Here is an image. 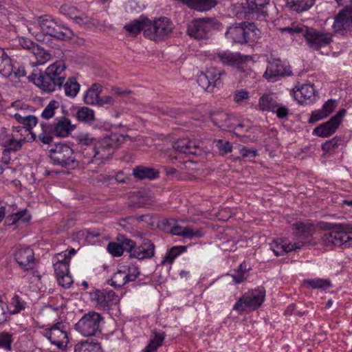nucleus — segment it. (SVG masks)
Wrapping results in <instances>:
<instances>
[{
    "mask_svg": "<svg viewBox=\"0 0 352 352\" xmlns=\"http://www.w3.org/2000/svg\"><path fill=\"white\" fill-rule=\"evenodd\" d=\"M28 31L38 38L39 34H47L54 38L64 40L69 38L68 30L60 25L49 15L38 16L29 23Z\"/></svg>",
    "mask_w": 352,
    "mask_h": 352,
    "instance_id": "f257e3e1",
    "label": "nucleus"
},
{
    "mask_svg": "<svg viewBox=\"0 0 352 352\" xmlns=\"http://www.w3.org/2000/svg\"><path fill=\"white\" fill-rule=\"evenodd\" d=\"M122 140V136L113 133L95 142L94 148H90L87 153L88 161L87 162L99 163L109 159Z\"/></svg>",
    "mask_w": 352,
    "mask_h": 352,
    "instance_id": "f03ea898",
    "label": "nucleus"
},
{
    "mask_svg": "<svg viewBox=\"0 0 352 352\" xmlns=\"http://www.w3.org/2000/svg\"><path fill=\"white\" fill-rule=\"evenodd\" d=\"M321 240L322 244L329 249L352 247V226L336 225L322 234Z\"/></svg>",
    "mask_w": 352,
    "mask_h": 352,
    "instance_id": "7ed1b4c3",
    "label": "nucleus"
},
{
    "mask_svg": "<svg viewBox=\"0 0 352 352\" xmlns=\"http://www.w3.org/2000/svg\"><path fill=\"white\" fill-rule=\"evenodd\" d=\"M65 65L61 61H57L49 66L45 74L34 79V84L43 90L52 92L56 87H60L65 81V77L60 74L65 70Z\"/></svg>",
    "mask_w": 352,
    "mask_h": 352,
    "instance_id": "20e7f679",
    "label": "nucleus"
},
{
    "mask_svg": "<svg viewBox=\"0 0 352 352\" xmlns=\"http://www.w3.org/2000/svg\"><path fill=\"white\" fill-rule=\"evenodd\" d=\"M258 32L253 23L243 22L230 26L225 35L233 42L243 44L254 41L258 36Z\"/></svg>",
    "mask_w": 352,
    "mask_h": 352,
    "instance_id": "39448f33",
    "label": "nucleus"
},
{
    "mask_svg": "<svg viewBox=\"0 0 352 352\" xmlns=\"http://www.w3.org/2000/svg\"><path fill=\"white\" fill-rule=\"evenodd\" d=\"M175 26L171 20L165 16L148 21V28H145L144 34L148 38L159 41L168 37L173 32Z\"/></svg>",
    "mask_w": 352,
    "mask_h": 352,
    "instance_id": "423d86ee",
    "label": "nucleus"
},
{
    "mask_svg": "<svg viewBox=\"0 0 352 352\" xmlns=\"http://www.w3.org/2000/svg\"><path fill=\"white\" fill-rule=\"evenodd\" d=\"M211 120L216 126L223 130L231 131L234 129V134L239 137L240 140L242 142H247L254 141L256 139L254 136L251 137L250 135L241 134L240 133V129L243 126V124H239L234 128L236 121L235 118L224 111H218L212 113L211 114Z\"/></svg>",
    "mask_w": 352,
    "mask_h": 352,
    "instance_id": "0eeeda50",
    "label": "nucleus"
},
{
    "mask_svg": "<svg viewBox=\"0 0 352 352\" xmlns=\"http://www.w3.org/2000/svg\"><path fill=\"white\" fill-rule=\"evenodd\" d=\"M265 290L263 287L245 293L234 305L233 309L242 312L247 309L254 310L264 301Z\"/></svg>",
    "mask_w": 352,
    "mask_h": 352,
    "instance_id": "6e6552de",
    "label": "nucleus"
},
{
    "mask_svg": "<svg viewBox=\"0 0 352 352\" xmlns=\"http://www.w3.org/2000/svg\"><path fill=\"white\" fill-rule=\"evenodd\" d=\"M219 25V22L212 19H199L191 21L188 25L186 32L192 38L204 39L208 38L212 29Z\"/></svg>",
    "mask_w": 352,
    "mask_h": 352,
    "instance_id": "1a4fd4ad",
    "label": "nucleus"
},
{
    "mask_svg": "<svg viewBox=\"0 0 352 352\" xmlns=\"http://www.w3.org/2000/svg\"><path fill=\"white\" fill-rule=\"evenodd\" d=\"M213 60L221 63L223 66L232 67L240 72H245V64L248 57L238 52H232L229 50L219 51L213 55Z\"/></svg>",
    "mask_w": 352,
    "mask_h": 352,
    "instance_id": "9d476101",
    "label": "nucleus"
},
{
    "mask_svg": "<svg viewBox=\"0 0 352 352\" xmlns=\"http://www.w3.org/2000/svg\"><path fill=\"white\" fill-rule=\"evenodd\" d=\"M102 316L95 311L85 314L76 324V329L84 336H93L99 331Z\"/></svg>",
    "mask_w": 352,
    "mask_h": 352,
    "instance_id": "9b49d317",
    "label": "nucleus"
},
{
    "mask_svg": "<svg viewBox=\"0 0 352 352\" xmlns=\"http://www.w3.org/2000/svg\"><path fill=\"white\" fill-rule=\"evenodd\" d=\"M54 164L63 167L74 166L76 162L73 157V150L66 144H58L49 151Z\"/></svg>",
    "mask_w": 352,
    "mask_h": 352,
    "instance_id": "f8f14e48",
    "label": "nucleus"
},
{
    "mask_svg": "<svg viewBox=\"0 0 352 352\" xmlns=\"http://www.w3.org/2000/svg\"><path fill=\"white\" fill-rule=\"evenodd\" d=\"M226 73L214 67L209 68L206 72L201 73L197 77V83L204 90L212 92L214 87L222 85V77Z\"/></svg>",
    "mask_w": 352,
    "mask_h": 352,
    "instance_id": "ddd939ff",
    "label": "nucleus"
},
{
    "mask_svg": "<svg viewBox=\"0 0 352 352\" xmlns=\"http://www.w3.org/2000/svg\"><path fill=\"white\" fill-rule=\"evenodd\" d=\"M43 336L59 349L65 346L68 342L67 327L63 322H58L51 327L45 329Z\"/></svg>",
    "mask_w": 352,
    "mask_h": 352,
    "instance_id": "4468645a",
    "label": "nucleus"
},
{
    "mask_svg": "<svg viewBox=\"0 0 352 352\" xmlns=\"http://www.w3.org/2000/svg\"><path fill=\"white\" fill-rule=\"evenodd\" d=\"M303 37H305L309 46L315 50H318L321 47L327 46L332 41L330 34L323 33L308 27H306L305 30Z\"/></svg>",
    "mask_w": 352,
    "mask_h": 352,
    "instance_id": "2eb2a0df",
    "label": "nucleus"
},
{
    "mask_svg": "<svg viewBox=\"0 0 352 352\" xmlns=\"http://www.w3.org/2000/svg\"><path fill=\"white\" fill-rule=\"evenodd\" d=\"M91 299L96 305L102 309H108L110 306L120 301L119 296L113 290H96L91 293Z\"/></svg>",
    "mask_w": 352,
    "mask_h": 352,
    "instance_id": "dca6fc26",
    "label": "nucleus"
},
{
    "mask_svg": "<svg viewBox=\"0 0 352 352\" xmlns=\"http://www.w3.org/2000/svg\"><path fill=\"white\" fill-rule=\"evenodd\" d=\"M345 113L346 110L344 109L340 110L328 122L316 127L314 130V133L322 138H327L331 135L336 132Z\"/></svg>",
    "mask_w": 352,
    "mask_h": 352,
    "instance_id": "f3484780",
    "label": "nucleus"
},
{
    "mask_svg": "<svg viewBox=\"0 0 352 352\" xmlns=\"http://www.w3.org/2000/svg\"><path fill=\"white\" fill-rule=\"evenodd\" d=\"M14 259L24 271L34 268L35 263L34 254L33 250L28 247H16L14 252Z\"/></svg>",
    "mask_w": 352,
    "mask_h": 352,
    "instance_id": "a211bd4d",
    "label": "nucleus"
},
{
    "mask_svg": "<svg viewBox=\"0 0 352 352\" xmlns=\"http://www.w3.org/2000/svg\"><path fill=\"white\" fill-rule=\"evenodd\" d=\"M173 148L175 152L185 155H198L201 151L199 144L189 138L177 140L173 144Z\"/></svg>",
    "mask_w": 352,
    "mask_h": 352,
    "instance_id": "6ab92c4d",
    "label": "nucleus"
},
{
    "mask_svg": "<svg viewBox=\"0 0 352 352\" xmlns=\"http://www.w3.org/2000/svg\"><path fill=\"white\" fill-rule=\"evenodd\" d=\"M316 91L310 84H304L294 91L296 100L300 104H311L316 101Z\"/></svg>",
    "mask_w": 352,
    "mask_h": 352,
    "instance_id": "aec40b11",
    "label": "nucleus"
},
{
    "mask_svg": "<svg viewBox=\"0 0 352 352\" xmlns=\"http://www.w3.org/2000/svg\"><path fill=\"white\" fill-rule=\"evenodd\" d=\"M333 28L336 31L352 30V7L340 12L336 16Z\"/></svg>",
    "mask_w": 352,
    "mask_h": 352,
    "instance_id": "412c9836",
    "label": "nucleus"
},
{
    "mask_svg": "<svg viewBox=\"0 0 352 352\" xmlns=\"http://www.w3.org/2000/svg\"><path fill=\"white\" fill-rule=\"evenodd\" d=\"M155 254V245L150 241H144L140 245L135 246L130 258H135L139 260L151 258Z\"/></svg>",
    "mask_w": 352,
    "mask_h": 352,
    "instance_id": "4be33fe9",
    "label": "nucleus"
},
{
    "mask_svg": "<svg viewBox=\"0 0 352 352\" xmlns=\"http://www.w3.org/2000/svg\"><path fill=\"white\" fill-rule=\"evenodd\" d=\"M75 140L78 146V151L83 155L88 161L89 151L94 148L96 140L88 133H79L75 136Z\"/></svg>",
    "mask_w": 352,
    "mask_h": 352,
    "instance_id": "5701e85b",
    "label": "nucleus"
},
{
    "mask_svg": "<svg viewBox=\"0 0 352 352\" xmlns=\"http://www.w3.org/2000/svg\"><path fill=\"white\" fill-rule=\"evenodd\" d=\"M304 244V242L287 243H283V241H278V240H274L270 243V249L274 252L276 256H281L286 252L300 249Z\"/></svg>",
    "mask_w": 352,
    "mask_h": 352,
    "instance_id": "b1692460",
    "label": "nucleus"
},
{
    "mask_svg": "<svg viewBox=\"0 0 352 352\" xmlns=\"http://www.w3.org/2000/svg\"><path fill=\"white\" fill-rule=\"evenodd\" d=\"M285 74V68L279 60H274L268 63L263 76L270 81H275L278 76Z\"/></svg>",
    "mask_w": 352,
    "mask_h": 352,
    "instance_id": "393cba45",
    "label": "nucleus"
},
{
    "mask_svg": "<svg viewBox=\"0 0 352 352\" xmlns=\"http://www.w3.org/2000/svg\"><path fill=\"white\" fill-rule=\"evenodd\" d=\"M170 232L176 236H182L186 239L200 238L204 235L202 229L193 230L190 227H182L180 226H175L171 228Z\"/></svg>",
    "mask_w": 352,
    "mask_h": 352,
    "instance_id": "a878e982",
    "label": "nucleus"
},
{
    "mask_svg": "<svg viewBox=\"0 0 352 352\" xmlns=\"http://www.w3.org/2000/svg\"><path fill=\"white\" fill-rule=\"evenodd\" d=\"M74 127L68 118H60L54 124V132L58 137L65 138L71 133Z\"/></svg>",
    "mask_w": 352,
    "mask_h": 352,
    "instance_id": "bb28decb",
    "label": "nucleus"
},
{
    "mask_svg": "<svg viewBox=\"0 0 352 352\" xmlns=\"http://www.w3.org/2000/svg\"><path fill=\"white\" fill-rule=\"evenodd\" d=\"M192 9L198 11H207L217 5L216 0H178Z\"/></svg>",
    "mask_w": 352,
    "mask_h": 352,
    "instance_id": "cd10ccee",
    "label": "nucleus"
},
{
    "mask_svg": "<svg viewBox=\"0 0 352 352\" xmlns=\"http://www.w3.org/2000/svg\"><path fill=\"white\" fill-rule=\"evenodd\" d=\"M278 101L273 94H265L258 100V108L263 111H274L277 107Z\"/></svg>",
    "mask_w": 352,
    "mask_h": 352,
    "instance_id": "c85d7f7f",
    "label": "nucleus"
},
{
    "mask_svg": "<svg viewBox=\"0 0 352 352\" xmlns=\"http://www.w3.org/2000/svg\"><path fill=\"white\" fill-rule=\"evenodd\" d=\"M133 175L139 179H153L159 176V172L150 167L138 166L133 168Z\"/></svg>",
    "mask_w": 352,
    "mask_h": 352,
    "instance_id": "c756f323",
    "label": "nucleus"
},
{
    "mask_svg": "<svg viewBox=\"0 0 352 352\" xmlns=\"http://www.w3.org/2000/svg\"><path fill=\"white\" fill-rule=\"evenodd\" d=\"M102 87L97 83L93 84L84 95V102L87 104L97 105L100 99Z\"/></svg>",
    "mask_w": 352,
    "mask_h": 352,
    "instance_id": "7c9ffc66",
    "label": "nucleus"
},
{
    "mask_svg": "<svg viewBox=\"0 0 352 352\" xmlns=\"http://www.w3.org/2000/svg\"><path fill=\"white\" fill-rule=\"evenodd\" d=\"M148 26V21L145 19L140 18L135 20L124 26V29L131 35H137L141 30H145Z\"/></svg>",
    "mask_w": 352,
    "mask_h": 352,
    "instance_id": "2f4dec72",
    "label": "nucleus"
},
{
    "mask_svg": "<svg viewBox=\"0 0 352 352\" xmlns=\"http://www.w3.org/2000/svg\"><path fill=\"white\" fill-rule=\"evenodd\" d=\"M314 3V0H287V6L298 12L309 9Z\"/></svg>",
    "mask_w": 352,
    "mask_h": 352,
    "instance_id": "473e14b6",
    "label": "nucleus"
},
{
    "mask_svg": "<svg viewBox=\"0 0 352 352\" xmlns=\"http://www.w3.org/2000/svg\"><path fill=\"white\" fill-rule=\"evenodd\" d=\"M80 87L75 78H69L63 86L65 95L69 98L76 97L80 91Z\"/></svg>",
    "mask_w": 352,
    "mask_h": 352,
    "instance_id": "72a5a7b5",
    "label": "nucleus"
},
{
    "mask_svg": "<svg viewBox=\"0 0 352 352\" xmlns=\"http://www.w3.org/2000/svg\"><path fill=\"white\" fill-rule=\"evenodd\" d=\"M302 285L304 286L310 287L314 289H327L331 286L329 280L322 278L306 279L304 280Z\"/></svg>",
    "mask_w": 352,
    "mask_h": 352,
    "instance_id": "f704fd0d",
    "label": "nucleus"
},
{
    "mask_svg": "<svg viewBox=\"0 0 352 352\" xmlns=\"http://www.w3.org/2000/svg\"><path fill=\"white\" fill-rule=\"evenodd\" d=\"M74 352H102L99 343L82 342L75 346Z\"/></svg>",
    "mask_w": 352,
    "mask_h": 352,
    "instance_id": "c9c22d12",
    "label": "nucleus"
},
{
    "mask_svg": "<svg viewBox=\"0 0 352 352\" xmlns=\"http://www.w3.org/2000/svg\"><path fill=\"white\" fill-rule=\"evenodd\" d=\"M248 8L252 13H261L265 14V12L261 10L262 8L269 4L270 0H246Z\"/></svg>",
    "mask_w": 352,
    "mask_h": 352,
    "instance_id": "e433bc0d",
    "label": "nucleus"
},
{
    "mask_svg": "<svg viewBox=\"0 0 352 352\" xmlns=\"http://www.w3.org/2000/svg\"><path fill=\"white\" fill-rule=\"evenodd\" d=\"M76 118L80 122H93L95 120L94 111L89 107H82L77 111Z\"/></svg>",
    "mask_w": 352,
    "mask_h": 352,
    "instance_id": "4c0bfd02",
    "label": "nucleus"
},
{
    "mask_svg": "<svg viewBox=\"0 0 352 352\" xmlns=\"http://www.w3.org/2000/svg\"><path fill=\"white\" fill-rule=\"evenodd\" d=\"M14 65L10 56L7 54L0 61V74L4 77L12 74Z\"/></svg>",
    "mask_w": 352,
    "mask_h": 352,
    "instance_id": "58836bf2",
    "label": "nucleus"
},
{
    "mask_svg": "<svg viewBox=\"0 0 352 352\" xmlns=\"http://www.w3.org/2000/svg\"><path fill=\"white\" fill-rule=\"evenodd\" d=\"M128 282L129 281L127 279L126 273L120 270L116 272L109 280V285L114 287H121Z\"/></svg>",
    "mask_w": 352,
    "mask_h": 352,
    "instance_id": "ea45409f",
    "label": "nucleus"
},
{
    "mask_svg": "<svg viewBox=\"0 0 352 352\" xmlns=\"http://www.w3.org/2000/svg\"><path fill=\"white\" fill-rule=\"evenodd\" d=\"M32 54L36 59V65H43L50 60L51 55L38 45L36 47Z\"/></svg>",
    "mask_w": 352,
    "mask_h": 352,
    "instance_id": "a19ab883",
    "label": "nucleus"
},
{
    "mask_svg": "<svg viewBox=\"0 0 352 352\" xmlns=\"http://www.w3.org/2000/svg\"><path fill=\"white\" fill-rule=\"evenodd\" d=\"M30 219V215L26 210L19 211L7 218L9 224L13 225L19 221L27 222Z\"/></svg>",
    "mask_w": 352,
    "mask_h": 352,
    "instance_id": "79ce46f5",
    "label": "nucleus"
},
{
    "mask_svg": "<svg viewBox=\"0 0 352 352\" xmlns=\"http://www.w3.org/2000/svg\"><path fill=\"white\" fill-rule=\"evenodd\" d=\"M42 131L38 135L39 141L45 144H49L52 142V136L50 134L52 127L46 123L41 124Z\"/></svg>",
    "mask_w": 352,
    "mask_h": 352,
    "instance_id": "37998d69",
    "label": "nucleus"
},
{
    "mask_svg": "<svg viewBox=\"0 0 352 352\" xmlns=\"http://www.w3.org/2000/svg\"><path fill=\"white\" fill-rule=\"evenodd\" d=\"M58 107L59 102L58 101H50L43 111L41 113V117L46 120L52 118L55 114V111L58 109Z\"/></svg>",
    "mask_w": 352,
    "mask_h": 352,
    "instance_id": "c03bdc74",
    "label": "nucleus"
},
{
    "mask_svg": "<svg viewBox=\"0 0 352 352\" xmlns=\"http://www.w3.org/2000/svg\"><path fill=\"white\" fill-rule=\"evenodd\" d=\"M181 248L182 247L174 246L170 249L166 254L165 257L162 261V265L171 264L175 258L182 252Z\"/></svg>",
    "mask_w": 352,
    "mask_h": 352,
    "instance_id": "a18cd8bd",
    "label": "nucleus"
},
{
    "mask_svg": "<svg viewBox=\"0 0 352 352\" xmlns=\"http://www.w3.org/2000/svg\"><path fill=\"white\" fill-rule=\"evenodd\" d=\"M3 146L9 152H16L21 148L22 144L21 140L10 138L4 142Z\"/></svg>",
    "mask_w": 352,
    "mask_h": 352,
    "instance_id": "49530a36",
    "label": "nucleus"
},
{
    "mask_svg": "<svg viewBox=\"0 0 352 352\" xmlns=\"http://www.w3.org/2000/svg\"><path fill=\"white\" fill-rule=\"evenodd\" d=\"M294 226L297 233L302 236H309L312 234L314 230L312 226H307L302 222L296 223Z\"/></svg>",
    "mask_w": 352,
    "mask_h": 352,
    "instance_id": "de8ad7c7",
    "label": "nucleus"
},
{
    "mask_svg": "<svg viewBox=\"0 0 352 352\" xmlns=\"http://www.w3.org/2000/svg\"><path fill=\"white\" fill-rule=\"evenodd\" d=\"M164 338H165L164 333H155L153 338L150 341L148 346H149V348H151L153 351H155L160 346H162Z\"/></svg>",
    "mask_w": 352,
    "mask_h": 352,
    "instance_id": "09e8293b",
    "label": "nucleus"
},
{
    "mask_svg": "<svg viewBox=\"0 0 352 352\" xmlns=\"http://www.w3.org/2000/svg\"><path fill=\"white\" fill-rule=\"evenodd\" d=\"M19 45L24 50L29 51L32 53L36 47L38 45L36 43H34L30 39L25 37L19 38Z\"/></svg>",
    "mask_w": 352,
    "mask_h": 352,
    "instance_id": "8fccbe9b",
    "label": "nucleus"
},
{
    "mask_svg": "<svg viewBox=\"0 0 352 352\" xmlns=\"http://www.w3.org/2000/svg\"><path fill=\"white\" fill-rule=\"evenodd\" d=\"M10 305L14 308V309L12 311V314H17L25 309V302L22 300L17 295H14L13 296L10 302Z\"/></svg>",
    "mask_w": 352,
    "mask_h": 352,
    "instance_id": "3c124183",
    "label": "nucleus"
},
{
    "mask_svg": "<svg viewBox=\"0 0 352 352\" xmlns=\"http://www.w3.org/2000/svg\"><path fill=\"white\" fill-rule=\"evenodd\" d=\"M54 272L56 277L68 274L69 272V263H55L54 264Z\"/></svg>",
    "mask_w": 352,
    "mask_h": 352,
    "instance_id": "603ef678",
    "label": "nucleus"
},
{
    "mask_svg": "<svg viewBox=\"0 0 352 352\" xmlns=\"http://www.w3.org/2000/svg\"><path fill=\"white\" fill-rule=\"evenodd\" d=\"M305 28L306 26H298L293 25L292 27L280 28V30L283 33L287 32L292 35L302 34L303 36Z\"/></svg>",
    "mask_w": 352,
    "mask_h": 352,
    "instance_id": "864d4df0",
    "label": "nucleus"
},
{
    "mask_svg": "<svg viewBox=\"0 0 352 352\" xmlns=\"http://www.w3.org/2000/svg\"><path fill=\"white\" fill-rule=\"evenodd\" d=\"M9 317V307L6 302L0 298V324L5 322Z\"/></svg>",
    "mask_w": 352,
    "mask_h": 352,
    "instance_id": "5fc2aeb1",
    "label": "nucleus"
},
{
    "mask_svg": "<svg viewBox=\"0 0 352 352\" xmlns=\"http://www.w3.org/2000/svg\"><path fill=\"white\" fill-rule=\"evenodd\" d=\"M56 279L58 284L65 288H69L73 283V279L70 276L69 272L56 277Z\"/></svg>",
    "mask_w": 352,
    "mask_h": 352,
    "instance_id": "6e6d98bb",
    "label": "nucleus"
},
{
    "mask_svg": "<svg viewBox=\"0 0 352 352\" xmlns=\"http://www.w3.org/2000/svg\"><path fill=\"white\" fill-rule=\"evenodd\" d=\"M217 146L223 154L229 153L232 150V145L228 141L219 140L217 141Z\"/></svg>",
    "mask_w": 352,
    "mask_h": 352,
    "instance_id": "4d7b16f0",
    "label": "nucleus"
},
{
    "mask_svg": "<svg viewBox=\"0 0 352 352\" xmlns=\"http://www.w3.org/2000/svg\"><path fill=\"white\" fill-rule=\"evenodd\" d=\"M274 109H275L272 112L275 113L278 118L283 119L287 117L289 114V109L286 106L278 102L277 107Z\"/></svg>",
    "mask_w": 352,
    "mask_h": 352,
    "instance_id": "13d9d810",
    "label": "nucleus"
},
{
    "mask_svg": "<svg viewBox=\"0 0 352 352\" xmlns=\"http://www.w3.org/2000/svg\"><path fill=\"white\" fill-rule=\"evenodd\" d=\"M109 252L114 256H120L123 254L122 247L120 243H109L107 246Z\"/></svg>",
    "mask_w": 352,
    "mask_h": 352,
    "instance_id": "bf43d9fd",
    "label": "nucleus"
},
{
    "mask_svg": "<svg viewBox=\"0 0 352 352\" xmlns=\"http://www.w3.org/2000/svg\"><path fill=\"white\" fill-rule=\"evenodd\" d=\"M60 9V12L63 14L70 17L71 19H73L78 12V10L76 9V8L67 4L63 5Z\"/></svg>",
    "mask_w": 352,
    "mask_h": 352,
    "instance_id": "052dcab7",
    "label": "nucleus"
},
{
    "mask_svg": "<svg viewBox=\"0 0 352 352\" xmlns=\"http://www.w3.org/2000/svg\"><path fill=\"white\" fill-rule=\"evenodd\" d=\"M11 336L8 333H2L0 335V346H2L8 351L11 350Z\"/></svg>",
    "mask_w": 352,
    "mask_h": 352,
    "instance_id": "680f3d73",
    "label": "nucleus"
},
{
    "mask_svg": "<svg viewBox=\"0 0 352 352\" xmlns=\"http://www.w3.org/2000/svg\"><path fill=\"white\" fill-rule=\"evenodd\" d=\"M120 244L123 252L126 251L130 254H131V252L133 251L135 246V243L133 241L128 239H124L122 241H121Z\"/></svg>",
    "mask_w": 352,
    "mask_h": 352,
    "instance_id": "e2e57ef3",
    "label": "nucleus"
},
{
    "mask_svg": "<svg viewBox=\"0 0 352 352\" xmlns=\"http://www.w3.org/2000/svg\"><path fill=\"white\" fill-rule=\"evenodd\" d=\"M327 117V113H324L322 109L314 111L312 112L311 117L309 119V123H314L318 120Z\"/></svg>",
    "mask_w": 352,
    "mask_h": 352,
    "instance_id": "0e129e2a",
    "label": "nucleus"
},
{
    "mask_svg": "<svg viewBox=\"0 0 352 352\" xmlns=\"http://www.w3.org/2000/svg\"><path fill=\"white\" fill-rule=\"evenodd\" d=\"M128 271L126 276L129 282L134 281L140 274L139 268L135 265L129 266Z\"/></svg>",
    "mask_w": 352,
    "mask_h": 352,
    "instance_id": "69168bd1",
    "label": "nucleus"
},
{
    "mask_svg": "<svg viewBox=\"0 0 352 352\" xmlns=\"http://www.w3.org/2000/svg\"><path fill=\"white\" fill-rule=\"evenodd\" d=\"M239 272H236V273H234V274L232 275V277L234 280V281L236 283H242L243 281H244L246 278L245 276V270H243V266L242 265H241L239 267Z\"/></svg>",
    "mask_w": 352,
    "mask_h": 352,
    "instance_id": "338daca9",
    "label": "nucleus"
},
{
    "mask_svg": "<svg viewBox=\"0 0 352 352\" xmlns=\"http://www.w3.org/2000/svg\"><path fill=\"white\" fill-rule=\"evenodd\" d=\"M37 118L34 116H26V120L24 123L25 131H30V129L36 126Z\"/></svg>",
    "mask_w": 352,
    "mask_h": 352,
    "instance_id": "774afa93",
    "label": "nucleus"
}]
</instances>
